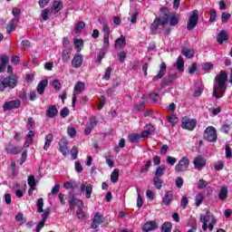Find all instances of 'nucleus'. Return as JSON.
<instances>
[{
	"label": "nucleus",
	"instance_id": "1",
	"mask_svg": "<svg viewBox=\"0 0 232 232\" xmlns=\"http://www.w3.org/2000/svg\"><path fill=\"white\" fill-rule=\"evenodd\" d=\"M227 90V72L220 71L214 79L213 96L215 99H222Z\"/></svg>",
	"mask_w": 232,
	"mask_h": 232
},
{
	"label": "nucleus",
	"instance_id": "2",
	"mask_svg": "<svg viewBox=\"0 0 232 232\" xmlns=\"http://www.w3.org/2000/svg\"><path fill=\"white\" fill-rule=\"evenodd\" d=\"M200 222H202V229L203 231H208V227L209 231H213V227L217 225V218L211 213V211L207 210L206 215L200 216Z\"/></svg>",
	"mask_w": 232,
	"mask_h": 232
},
{
	"label": "nucleus",
	"instance_id": "3",
	"mask_svg": "<svg viewBox=\"0 0 232 232\" xmlns=\"http://www.w3.org/2000/svg\"><path fill=\"white\" fill-rule=\"evenodd\" d=\"M69 206L70 209H75V207L77 206L78 209L76 210V215L78 218H84V212H82L84 203H82V200L72 197L71 199H69Z\"/></svg>",
	"mask_w": 232,
	"mask_h": 232
},
{
	"label": "nucleus",
	"instance_id": "4",
	"mask_svg": "<svg viewBox=\"0 0 232 232\" xmlns=\"http://www.w3.org/2000/svg\"><path fill=\"white\" fill-rule=\"evenodd\" d=\"M198 24V10H194L190 13L187 23V29L191 32Z\"/></svg>",
	"mask_w": 232,
	"mask_h": 232
},
{
	"label": "nucleus",
	"instance_id": "5",
	"mask_svg": "<svg viewBox=\"0 0 232 232\" xmlns=\"http://www.w3.org/2000/svg\"><path fill=\"white\" fill-rule=\"evenodd\" d=\"M181 128L183 130H188V131H193L197 128V120L189 119L188 116H185L181 120Z\"/></svg>",
	"mask_w": 232,
	"mask_h": 232
},
{
	"label": "nucleus",
	"instance_id": "6",
	"mask_svg": "<svg viewBox=\"0 0 232 232\" xmlns=\"http://www.w3.org/2000/svg\"><path fill=\"white\" fill-rule=\"evenodd\" d=\"M84 88H86V85L82 82H78L74 86V92L72 94V108H75V103L77 102V95H80V93H82L84 92Z\"/></svg>",
	"mask_w": 232,
	"mask_h": 232
},
{
	"label": "nucleus",
	"instance_id": "7",
	"mask_svg": "<svg viewBox=\"0 0 232 232\" xmlns=\"http://www.w3.org/2000/svg\"><path fill=\"white\" fill-rule=\"evenodd\" d=\"M204 140L208 142H217V130L214 127H208L204 132Z\"/></svg>",
	"mask_w": 232,
	"mask_h": 232
},
{
	"label": "nucleus",
	"instance_id": "8",
	"mask_svg": "<svg viewBox=\"0 0 232 232\" xmlns=\"http://www.w3.org/2000/svg\"><path fill=\"white\" fill-rule=\"evenodd\" d=\"M189 168V159L188 157H183L179 163L175 166V170L178 173H182Z\"/></svg>",
	"mask_w": 232,
	"mask_h": 232
},
{
	"label": "nucleus",
	"instance_id": "9",
	"mask_svg": "<svg viewBox=\"0 0 232 232\" xmlns=\"http://www.w3.org/2000/svg\"><path fill=\"white\" fill-rule=\"evenodd\" d=\"M80 189L82 193H85L86 198H92V193H93V185L87 182H82Z\"/></svg>",
	"mask_w": 232,
	"mask_h": 232
},
{
	"label": "nucleus",
	"instance_id": "10",
	"mask_svg": "<svg viewBox=\"0 0 232 232\" xmlns=\"http://www.w3.org/2000/svg\"><path fill=\"white\" fill-rule=\"evenodd\" d=\"M21 106V101L14 100L10 102H5L3 105L4 111H9L10 110H17Z\"/></svg>",
	"mask_w": 232,
	"mask_h": 232
},
{
	"label": "nucleus",
	"instance_id": "11",
	"mask_svg": "<svg viewBox=\"0 0 232 232\" xmlns=\"http://www.w3.org/2000/svg\"><path fill=\"white\" fill-rule=\"evenodd\" d=\"M5 151L11 155H17L23 151V147H15L12 143L5 145Z\"/></svg>",
	"mask_w": 232,
	"mask_h": 232
},
{
	"label": "nucleus",
	"instance_id": "12",
	"mask_svg": "<svg viewBox=\"0 0 232 232\" xmlns=\"http://www.w3.org/2000/svg\"><path fill=\"white\" fill-rule=\"evenodd\" d=\"M114 48L115 50H124L126 48V37L124 35H121L120 38L115 40Z\"/></svg>",
	"mask_w": 232,
	"mask_h": 232
},
{
	"label": "nucleus",
	"instance_id": "13",
	"mask_svg": "<svg viewBox=\"0 0 232 232\" xmlns=\"http://www.w3.org/2000/svg\"><path fill=\"white\" fill-rule=\"evenodd\" d=\"M102 222V215H101V212H97L92 219V224L91 226L92 229H97Z\"/></svg>",
	"mask_w": 232,
	"mask_h": 232
},
{
	"label": "nucleus",
	"instance_id": "14",
	"mask_svg": "<svg viewBox=\"0 0 232 232\" xmlns=\"http://www.w3.org/2000/svg\"><path fill=\"white\" fill-rule=\"evenodd\" d=\"M45 115H47V117L50 119H54V117H57V115H59V110H57V106H49L46 110Z\"/></svg>",
	"mask_w": 232,
	"mask_h": 232
},
{
	"label": "nucleus",
	"instance_id": "15",
	"mask_svg": "<svg viewBox=\"0 0 232 232\" xmlns=\"http://www.w3.org/2000/svg\"><path fill=\"white\" fill-rule=\"evenodd\" d=\"M193 164L195 169L200 171V169L206 166V160L202 156H198L194 160Z\"/></svg>",
	"mask_w": 232,
	"mask_h": 232
},
{
	"label": "nucleus",
	"instance_id": "16",
	"mask_svg": "<svg viewBox=\"0 0 232 232\" xmlns=\"http://www.w3.org/2000/svg\"><path fill=\"white\" fill-rule=\"evenodd\" d=\"M72 68H81L82 66V55L76 53L72 61Z\"/></svg>",
	"mask_w": 232,
	"mask_h": 232
},
{
	"label": "nucleus",
	"instance_id": "17",
	"mask_svg": "<svg viewBox=\"0 0 232 232\" xmlns=\"http://www.w3.org/2000/svg\"><path fill=\"white\" fill-rule=\"evenodd\" d=\"M166 63L162 62L160 66V72L159 73L154 76L153 81H159L160 79H162L164 77V75H166Z\"/></svg>",
	"mask_w": 232,
	"mask_h": 232
},
{
	"label": "nucleus",
	"instance_id": "18",
	"mask_svg": "<svg viewBox=\"0 0 232 232\" xmlns=\"http://www.w3.org/2000/svg\"><path fill=\"white\" fill-rule=\"evenodd\" d=\"M217 41L218 44H222L225 41H229L227 32L226 30L220 31L217 36Z\"/></svg>",
	"mask_w": 232,
	"mask_h": 232
},
{
	"label": "nucleus",
	"instance_id": "19",
	"mask_svg": "<svg viewBox=\"0 0 232 232\" xmlns=\"http://www.w3.org/2000/svg\"><path fill=\"white\" fill-rule=\"evenodd\" d=\"M59 150L61 153L63 155V157H66L68 155L70 150L68 149V142L65 140H62L59 142Z\"/></svg>",
	"mask_w": 232,
	"mask_h": 232
},
{
	"label": "nucleus",
	"instance_id": "20",
	"mask_svg": "<svg viewBox=\"0 0 232 232\" xmlns=\"http://www.w3.org/2000/svg\"><path fill=\"white\" fill-rule=\"evenodd\" d=\"M46 86H48V80H42L36 87L37 93H39V95H43V93H44V90H46Z\"/></svg>",
	"mask_w": 232,
	"mask_h": 232
},
{
	"label": "nucleus",
	"instance_id": "21",
	"mask_svg": "<svg viewBox=\"0 0 232 232\" xmlns=\"http://www.w3.org/2000/svg\"><path fill=\"white\" fill-rule=\"evenodd\" d=\"M157 227H158L157 222L149 221V222H147L143 225L142 230L145 231V232L153 231L154 229H157Z\"/></svg>",
	"mask_w": 232,
	"mask_h": 232
},
{
	"label": "nucleus",
	"instance_id": "22",
	"mask_svg": "<svg viewBox=\"0 0 232 232\" xmlns=\"http://www.w3.org/2000/svg\"><path fill=\"white\" fill-rule=\"evenodd\" d=\"M9 61L10 60L8 59V56L6 55H3L2 57H0V73L5 72L6 64H8Z\"/></svg>",
	"mask_w": 232,
	"mask_h": 232
},
{
	"label": "nucleus",
	"instance_id": "23",
	"mask_svg": "<svg viewBox=\"0 0 232 232\" xmlns=\"http://www.w3.org/2000/svg\"><path fill=\"white\" fill-rule=\"evenodd\" d=\"M172 200H173V192L167 191L165 196L162 198V202H163L164 206H169V204H171Z\"/></svg>",
	"mask_w": 232,
	"mask_h": 232
},
{
	"label": "nucleus",
	"instance_id": "24",
	"mask_svg": "<svg viewBox=\"0 0 232 232\" xmlns=\"http://www.w3.org/2000/svg\"><path fill=\"white\" fill-rule=\"evenodd\" d=\"M140 134L139 133H130L128 135V140L132 144H139V142H140Z\"/></svg>",
	"mask_w": 232,
	"mask_h": 232
},
{
	"label": "nucleus",
	"instance_id": "25",
	"mask_svg": "<svg viewBox=\"0 0 232 232\" xmlns=\"http://www.w3.org/2000/svg\"><path fill=\"white\" fill-rule=\"evenodd\" d=\"M174 66H176L178 72H184V58L182 56H179Z\"/></svg>",
	"mask_w": 232,
	"mask_h": 232
},
{
	"label": "nucleus",
	"instance_id": "26",
	"mask_svg": "<svg viewBox=\"0 0 232 232\" xmlns=\"http://www.w3.org/2000/svg\"><path fill=\"white\" fill-rule=\"evenodd\" d=\"M17 27V19H12L6 27L7 34H12V32L15 31Z\"/></svg>",
	"mask_w": 232,
	"mask_h": 232
},
{
	"label": "nucleus",
	"instance_id": "27",
	"mask_svg": "<svg viewBox=\"0 0 232 232\" xmlns=\"http://www.w3.org/2000/svg\"><path fill=\"white\" fill-rule=\"evenodd\" d=\"M160 26V18H155L154 22L150 24L151 34H157V30Z\"/></svg>",
	"mask_w": 232,
	"mask_h": 232
},
{
	"label": "nucleus",
	"instance_id": "28",
	"mask_svg": "<svg viewBox=\"0 0 232 232\" xmlns=\"http://www.w3.org/2000/svg\"><path fill=\"white\" fill-rule=\"evenodd\" d=\"M51 10L53 12V14H58V12H61V10H63V2L54 1Z\"/></svg>",
	"mask_w": 232,
	"mask_h": 232
},
{
	"label": "nucleus",
	"instance_id": "29",
	"mask_svg": "<svg viewBox=\"0 0 232 232\" xmlns=\"http://www.w3.org/2000/svg\"><path fill=\"white\" fill-rule=\"evenodd\" d=\"M53 141V134L50 133L45 136V142L44 150L46 151L50 148L52 142Z\"/></svg>",
	"mask_w": 232,
	"mask_h": 232
},
{
	"label": "nucleus",
	"instance_id": "30",
	"mask_svg": "<svg viewBox=\"0 0 232 232\" xmlns=\"http://www.w3.org/2000/svg\"><path fill=\"white\" fill-rule=\"evenodd\" d=\"M182 55L188 57V59H191L193 55H195V51L193 49H188V47H183L181 50Z\"/></svg>",
	"mask_w": 232,
	"mask_h": 232
},
{
	"label": "nucleus",
	"instance_id": "31",
	"mask_svg": "<svg viewBox=\"0 0 232 232\" xmlns=\"http://www.w3.org/2000/svg\"><path fill=\"white\" fill-rule=\"evenodd\" d=\"M227 199V187H221L220 191H219V200H224Z\"/></svg>",
	"mask_w": 232,
	"mask_h": 232
},
{
	"label": "nucleus",
	"instance_id": "32",
	"mask_svg": "<svg viewBox=\"0 0 232 232\" xmlns=\"http://www.w3.org/2000/svg\"><path fill=\"white\" fill-rule=\"evenodd\" d=\"M62 61L63 63H64L65 64L70 63V50L64 49L62 52Z\"/></svg>",
	"mask_w": 232,
	"mask_h": 232
},
{
	"label": "nucleus",
	"instance_id": "33",
	"mask_svg": "<svg viewBox=\"0 0 232 232\" xmlns=\"http://www.w3.org/2000/svg\"><path fill=\"white\" fill-rule=\"evenodd\" d=\"M111 182L117 184L119 182V169H115L111 174Z\"/></svg>",
	"mask_w": 232,
	"mask_h": 232
},
{
	"label": "nucleus",
	"instance_id": "34",
	"mask_svg": "<svg viewBox=\"0 0 232 232\" xmlns=\"http://www.w3.org/2000/svg\"><path fill=\"white\" fill-rule=\"evenodd\" d=\"M152 182L156 188V189H162V184H164V180L160 178H154Z\"/></svg>",
	"mask_w": 232,
	"mask_h": 232
},
{
	"label": "nucleus",
	"instance_id": "35",
	"mask_svg": "<svg viewBox=\"0 0 232 232\" xmlns=\"http://www.w3.org/2000/svg\"><path fill=\"white\" fill-rule=\"evenodd\" d=\"M27 184L28 186H30L32 190L35 189V186H36V181H35V177L34 175H31L28 177L27 179Z\"/></svg>",
	"mask_w": 232,
	"mask_h": 232
},
{
	"label": "nucleus",
	"instance_id": "36",
	"mask_svg": "<svg viewBox=\"0 0 232 232\" xmlns=\"http://www.w3.org/2000/svg\"><path fill=\"white\" fill-rule=\"evenodd\" d=\"M166 171V167L160 166L156 169L155 177L156 179H160L164 175V172Z\"/></svg>",
	"mask_w": 232,
	"mask_h": 232
},
{
	"label": "nucleus",
	"instance_id": "37",
	"mask_svg": "<svg viewBox=\"0 0 232 232\" xmlns=\"http://www.w3.org/2000/svg\"><path fill=\"white\" fill-rule=\"evenodd\" d=\"M179 17H177L175 14L169 16V23L170 26H177V24H179Z\"/></svg>",
	"mask_w": 232,
	"mask_h": 232
},
{
	"label": "nucleus",
	"instance_id": "38",
	"mask_svg": "<svg viewBox=\"0 0 232 232\" xmlns=\"http://www.w3.org/2000/svg\"><path fill=\"white\" fill-rule=\"evenodd\" d=\"M84 26H86V24L84 22L82 21L79 22L74 28L75 34H81Z\"/></svg>",
	"mask_w": 232,
	"mask_h": 232
},
{
	"label": "nucleus",
	"instance_id": "39",
	"mask_svg": "<svg viewBox=\"0 0 232 232\" xmlns=\"http://www.w3.org/2000/svg\"><path fill=\"white\" fill-rule=\"evenodd\" d=\"M150 168H151V160H149L145 166H143L140 169V173H142L143 175H146V173H148V171H150Z\"/></svg>",
	"mask_w": 232,
	"mask_h": 232
},
{
	"label": "nucleus",
	"instance_id": "40",
	"mask_svg": "<svg viewBox=\"0 0 232 232\" xmlns=\"http://www.w3.org/2000/svg\"><path fill=\"white\" fill-rule=\"evenodd\" d=\"M44 206V200L41 198L37 199L36 207H37V213H43L44 211L43 209Z\"/></svg>",
	"mask_w": 232,
	"mask_h": 232
},
{
	"label": "nucleus",
	"instance_id": "41",
	"mask_svg": "<svg viewBox=\"0 0 232 232\" xmlns=\"http://www.w3.org/2000/svg\"><path fill=\"white\" fill-rule=\"evenodd\" d=\"M173 226L171 225V222H165L161 226V232H171V228Z\"/></svg>",
	"mask_w": 232,
	"mask_h": 232
},
{
	"label": "nucleus",
	"instance_id": "42",
	"mask_svg": "<svg viewBox=\"0 0 232 232\" xmlns=\"http://www.w3.org/2000/svg\"><path fill=\"white\" fill-rule=\"evenodd\" d=\"M15 220L19 224V226H23V224L26 223V219L24 218L23 213H18L15 217Z\"/></svg>",
	"mask_w": 232,
	"mask_h": 232
},
{
	"label": "nucleus",
	"instance_id": "43",
	"mask_svg": "<svg viewBox=\"0 0 232 232\" xmlns=\"http://www.w3.org/2000/svg\"><path fill=\"white\" fill-rule=\"evenodd\" d=\"M231 19V14L229 13H222L221 14V22L226 24L229 23V20Z\"/></svg>",
	"mask_w": 232,
	"mask_h": 232
},
{
	"label": "nucleus",
	"instance_id": "44",
	"mask_svg": "<svg viewBox=\"0 0 232 232\" xmlns=\"http://www.w3.org/2000/svg\"><path fill=\"white\" fill-rule=\"evenodd\" d=\"M108 49H101L100 53H98V58L97 61L98 63H102V59H104V55H106V52Z\"/></svg>",
	"mask_w": 232,
	"mask_h": 232
},
{
	"label": "nucleus",
	"instance_id": "45",
	"mask_svg": "<svg viewBox=\"0 0 232 232\" xmlns=\"http://www.w3.org/2000/svg\"><path fill=\"white\" fill-rule=\"evenodd\" d=\"M74 46L78 50V52H81V48H82V46H84V43L82 42V40H79V39L75 38L74 39Z\"/></svg>",
	"mask_w": 232,
	"mask_h": 232
},
{
	"label": "nucleus",
	"instance_id": "46",
	"mask_svg": "<svg viewBox=\"0 0 232 232\" xmlns=\"http://www.w3.org/2000/svg\"><path fill=\"white\" fill-rule=\"evenodd\" d=\"M202 202H204V195L202 194H198L196 197H195V204L196 206H200V204H202Z\"/></svg>",
	"mask_w": 232,
	"mask_h": 232
},
{
	"label": "nucleus",
	"instance_id": "47",
	"mask_svg": "<svg viewBox=\"0 0 232 232\" xmlns=\"http://www.w3.org/2000/svg\"><path fill=\"white\" fill-rule=\"evenodd\" d=\"M155 129L152 127L151 130H146L140 134V139H146L147 137H150L151 135V131H153Z\"/></svg>",
	"mask_w": 232,
	"mask_h": 232
},
{
	"label": "nucleus",
	"instance_id": "48",
	"mask_svg": "<svg viewBox=\"0 0 232 232\" xmlns=\"http://www.w3.org/2000/svg\"><path fill=\"white\" fill-rule=\"evenodd\" d=\"M35 127V121H34V118H28L27 120V125L26 128L27 130H34V128Z\"/></svg>",
	"mask_w": 232,
	"mask_h": 232
},
{
	"label": "nucleus",
	"instance_id": "49",
	"mask_svg": "<svg viewBox=\"0 0 232 232\" xmlns=\"http://www.w3.org/2000/svg\"><path fill=\"white\" fill-rule=\"evenodd\" d=\"M41 16L44 19V21H48V19H50V10L48 9L42 10Z\"/></svg>",
	"mask_w": 232,
	"mask_h": 232
},
{
	"label": "nucleus",
	"instance_id": "50",
	"mask_svg": "<svg viewBox=\"0 0 232 232\" xmlns=\"http://www.w3.org/2000/svg\"><path fill=\"white\" fill-rule=\"evenodd\" d=\"M197 188L198 189H204V188H208V181L199 179Z\"/></svg>",
	"mask_w": 232,
	"mask_h": 232
},
{
	"label": "nucleus",
	"instance_id": "51",
	"mask_svg": "<svg viewBox=\"0 0 232 232\" xmlns=\"http://www.w3.org/2000/svg\"><path fill=\"white\" fill-rule=\"evenodd\" d=\"M168 121L172 124V126H175L177 122H179V118L175 116L174 114H171L170 116L168 117Z\"/></svg>",
	"mask_w": 232,
	"mask_h": 232
},
{
	"label": "nucleus",
	"instance_id": "52",
	"mask_svg": "<svg viewBox=\"0 0 232 232\" xmlns=\"http://www.w3.org/2000/svg\"><path fill=\"white\" fill-rule=\"evenodd\" d=\"M77 155H79V150L77 149V147L74 146L71 150V156L72 160H75L77 159Z\"/></svg>",
	"mask_w": 232,
	"mask_h": 232
},
{
	"label": "nucleus",
	"instance_id": "53",
	"mask_svg": "<svg viewBox=\"0 0 232 232\" xmlns=\"http://www.w3.org/2000/svg\"><path fill=\"white\" fill-rule=\"evenodd\" d=\"M60 115L63 117V119H65V117H68L70 115V110L67 107H64L60 111Z\"/></svg>",
	"mask_w": 232,
	"mask_h": 232
},
{
	"label": "nucleus",
	"instance_id": "54",
	"mask_svg": "<svg viewBox=\"0 0 232 232\" xmlns=\"http://www.w3.org/2000/svg\"><path fill=\"white\" fill-rule=\"evenodd\" d=\"M215 21H217V11L215 9H211L209 22L215 23Z\"/></svg>",
	"mask_w": 232,
	"mask_h": 232
},
{
	"label": "nucleus",
	"instance_id": "55",
	"mask_svg": "<svg viewBox=\"0 0 232 232\" xmlns=\"http://www.w3.org/2000/svg\"><path fill=\"white\" fill-rule=\"evenodd\" d=\"M104 50L110 48V36H103V47Z\"/></svg>",
	"mask_w": 232,
	"mask_h": 232
},
{
	"label": "nucleus",
	"instance_id": "56",
	"mask_svg": "<svg viewBox=\"0 0 232 232\" xmlns=\"http://www.w3.org/2000/svg\"><path fill=\"white\" fill-rule=\"evenodd\" d=\"M111 67L107 68L103 76L104 81H110V78L111 77Z\"/></svg>",
	"mask_w": 232,
	"mask_h": 232
},
{
	"label": "nucleus",
	"instance_id": "57",
	"mask_svg": "<svg viewBox=\"0 0 232 232\" xmlns=\"http://www.w3.org/2000/svg\"><path fill=\"white\" fill-rule=\"evenodd\" d=\"M188 204H189V200H188V197L183 196L181 198V208L186 209L188 208Z\"/></svg>",
	"mask_w": 232,
	"mask_h": 232
},
{
	"label": "nucleus",
	"instance_id": "58",
	"mask_svg": "<svg viewBox=\"0 0 232 232\" xmlns=\"http://www.w3.org/2000/svg\"><path fill=\"white\" fill-rule=\"evenodd\" d=\"M67 133L69 136L72 137V139L75 138V135H77V130H75V128L71 127L67 129Z\"/></svg>",
	"mask_w": 232,
	"mask_h": 232
},
{
	"label": "nucleus",
	"instance_id": "59",
	"mask_svg": "<svg viewBox=\"0 0 232 232\" xmlns=\"http://www.w3.org/2000/svg\"><path fill=\"white\" fill-rule=\"evenodd\" d=\"M59 191H61V185L59 183L55 184L54 187L52 188L51 193L53 195H58Z\"/></svg>",
	"mask_w": 232,
	"mask_h": 232
},
{
	"label": "nucleus",
	"instance_id": "60",
	"mask_svg": "<svg viewBox=\"0 0 232 232\" xmlns=\"http://www.w3.org/2000/svg\"><path fill=\"white\" fill-rule=\"evenodd\" d=\"M176 163H177L176 158H173L171 156L167 157V164H169L170 166H175Z\"/></svg>",
	"mask_w": 232,
	"mask_h": 232
},
{
	"label": "nucleus",
	"instance_id": "61",
	"mask_svg": "<svg viewBox=\"0 0 232 232\" xmlns=\"http://www.w3.org/2000/svg\"><path fill=\"white\" fill-rule=\"evenodd\" d=\"M102 32L104 34L103 36H110V25H108V24H103Z\"/></svg>",
	"mask_w": 232,
	"mask_h": 232
},
{
	"label": "nucleus",
	"instance_id": "62",
	"mask_svg": "<svg viewBox=\"0 0 232 232\" xmlns=\"http://www.w3.org/2000/svg\"><path fill=\"white\" fill-rule=\"evenodd\" d=\"M48 217H50V208H46L43 211L42 214V220L46 222V218H48Z\"/></svg>",
	"mask_w": 232,
	"mask_h": 232
},
{
	"label": "nucleus",
	"instance_id": "63",
	"mask_svg": "<svg viewBox=\"0 0 232 232\" xmlns=\"http://www.w3.org/2000/svg\"><path fill=\"white\" fill-rule=\"evenodd\" d=\"M53 88H54L56 92H59V90H61V82L59 80H54L53 82Z\"/></svg>",
	"mask_w": 232,
	"mask_h": 232
},
{
	"label": "nucleus",
	"instance_id": "64",
	"mask_svg": "<svg viewBox=\"0 0 232 232\" xmlns=\"http://www.w3.org/2000/svg\"><path fill=\"white\" fill-rule=\"evenodd\" d=\"M202 70H206V71L213 70V63H203Z\"/></svg>",
	"mask_w": 232,
	"mask_h": 232
}]
</instances>
